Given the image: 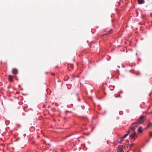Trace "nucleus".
Wrapping results in <instances>:
<instances>
[{
    "instance_id": "nucleus-12",
    "label": "nucleus",
    "mask_w": 152,
    "mask_h": 152,
    "mask_svg": "<svg viewBox=\"0 0 152 152\" xmlns=\"http://www.w3.org/2000/svg\"><path fill=\"white\" fill-rule=\"evenodd\" d=\"M133 145V143H132L131 144V145H130V146H132Z\"/></svg>"
},
{
    "instance_id": "nucleus-15",
    "label": "nucleus",
    "mask_w": 152,
    "mask_h": 152,
    "mask_svg": "<svg viewBox=\"0 0 152 152\" xmlns=\"http://www.w3.org/2000/svg\"><path fill=\"white\" fill-rule=\"evenodd\" d=\"M52 74L53 75H54V74H53H53Z\"/></svg>"
},
{
    "instance_id": "nucleus-5",
    "label": "nucleus",
    "mask_w": 152,
    "mask_h": 152,
    "mask_svg": "<svg viewBox=\"0 0 152 152\" xmlns=\"http://www.w3.org/2000/svg\"><path fill=\"white\" fill-rule=\"evenodd\" d=\"M18 70L16 69H13L12 70V72L13 74H16L18 73Z\"/></svg>"
},
{
    "instance_id": "nucleus-3",
    "label": "nucleus",
    "mask_w": 152,
    "mask_h": 152,
    "mask_svg": "<svg viewBox=\"0 0 152 152\" xmlns=\"http://www.w3.org/2000/svg\"><path fill=\"white\" fill-rule=\"evenodd\" d=\"M117 152H124L123 149L120 146L119 147L118 149H117Z\"/></svg>"
},
{
    "instance_id": "nucleus-2",
    "label": "nucleus",
    "mask_w": 152,
    "mask_h": 152,
    "mask_svg": "<svg viewBox=\"0 0 152 152\" xmlns=\"http://www.w3.org/2000/svg\"><path fill=\"white\" fill-rule=\"evenodd\" d=\"M145 116H141L139 118V119L137 121V122L136 123L133 124H140L142 123L145 120Z\"/></svg>"
},
{
    "instance_id": "nucleus-13",
    "label": "nucleus",
    "mask_w": 152,
    "mask_h": 152,
    "mask_svg": "<svg viewBox=\"0 0 152 152\" xmlns=\"http://www.w3.org/2000/svg\"><path fill=\"white\" fill-rule=\"evenodd\" d=\"M69 112V111H66V113H67Z\"/></svg>"
},
{
    "instance_id": "nucleus-7",
    "label": "nucleus",
    "mask_w": 152,
    "mask_h": 152,
    "mask_svg": "<svg viewBox=\"0 0 152 152\" xmlns=\"http://www.w3.org/2000/svg\"><path fill=\"white\" fill-rule=\"evenodd\" d=\"M142 127H140L138 129V132L140 133H142Z\"/></svg>"
},
{
    "instance_id": "nucleus-8",
    "label": "nucleus",
    "mask_w": 152,
    "mask_h": 152,
    "mask_svg": "<svg viewBox=\"0 0 152 152\" xmlns=\"http://www.w3.org/2000/svg\"><path fill=\"white\" fill-rule=\"evenodd\" d=\"M9 79L10 81H13V77L12 76L9 75Z\"/></svg>"
},
{
    "instance_id": "nucleus-11",
    "label": "nucleus",
    "mask_w": 152,
    "mask_h": 152,
    "mask_svg": "<svg viewBox=\"0 0 152 152\" xmlns=\"http://www.w3.org/2000/svg\"><path fill=\"white\" fill-rule=\"evenodd\" d=\"M140 72H137V73L136 75H140Z\"/></svg>"
},
{
    "instance_id": "nucleus-6",
    "label": "nucleus",
    "mask_w": 152,
    "mask_h": 152,
    "mask_svg": "<svg viewBox=\"0 0 152 152\" xmlns=\"http://www.w3.org/2000/svg\"><path fill=\"white\" fill-rule=\"evenodd\" d=\"M138 4H140L144 3H145L144 0H138Z\"/></svg>"
},
{
    "instance_id": "nucleus-9",
    "label": "nucleus",
    "mask_w": 152,
    "mask_h": 152,
    "mask_svg": "<svg viewBox=\"0 0 152 152\" xmlns=\"http://www.w3.org/2000/svg\"><path fill=\"white\" fill-rule=\"evenodd\" d=\"M112 31V30H111L110 31H109L108 32V33L104 34L102 35V36H101V37H102L104 35H107V34H110L111 32Z\"/></svg>"
},
{
    "instance_id": "nucleus-16",
    "label": "nucleus",
    "mask_w": 152,
    "mask_h": 152,
    "mask_svg": "<svg viewBox=\"0 0 152 152\" xmlns=\"http://www.w3.org/2000/svg\"><path fill=\"white\" fill-rule=\"evenodd\" d=\"M86 119L87 120L88 119V118H86Z\"/></svg>"
},
{
    "instance_id": "nucleus-17",
    "label": "nucleus",
    "mask_w": 152,
    "mask_h": 152,
    "mask_svg": "<svg viewBox=\"0 0 152 152\" xmlns=\"http://www.w3.org/2000/svg\"><path fill=\"white\" fill-rule=\"evenodd\" d=\"M151 114H152V112H151Z\"/></svg>"
},
{
    "instance_id": "nucleus-18",
    "label": "nucleus",
    "mask_w": 152,
    "mask_h": 152,
    "mask_svg": "<svg viewBox=\"0 0 152 152\" xmlns=\"http://www.w3.org/2000/svg\"><path fill=\"white\" fill-rule=\"evenodd\" d=\"M148 0V1L149 0Z\"/></svg>"
},
{
    "instance_id": "nucleus-1",
    "label": "nucleus",
    "mask_w": 152,
    "mask_h": 152,
    "mask_svg": "<svg viewBox=\"0 0 152 152\" xmlns=\"http://www.w3.org/2000/svg\"><path fill=\"white\" fill-rule=\"evenodd\" d=\"M130 130H129L128 133L125 135L124 136L122 137L121 138H119L118 141L119 143H121L122 141H123V140L125 137H126L128 135L130 134V137H131L132 139H133L134 140H135V139L137 137V136L136 134V133L135 132H134L132 133H130Z\"/></svg>"
},
{
    "instance_id": "nucleus-10",
    "label": "nucleus",
    "mask_w": 152,
    "mask_h": 152,
    "mask_svg": "<svg viewBox=\"0 0 152 152\" xmlns=\"http://www.w3.org/2000/svg\"><path fill=\"white\" fill-rule=\"evenodd\" d=\"M152 125V123L151 122H150V123L148 124L146 127V129L149 128L150 126H151Z\"/></svg>"
},
{
    "instance_id": "nucleus-14",
    "label": "nucleus",
    "mask_w": 152,
    "mask_h": 152,
    "mask_svg": "<svg viewBox=\"0 0 152 152\" xmlns=\"http://www.w3.org/2000/svg\"><path fill=\"white\" fill-rule=\"evenodd\" d=\"M151 136H152V133L151 134Z\"/></svg>"
},
{
    "instance_id": "nucleus-4",
    "label": "nucleus",
    "mask_w": 152,
    "mask_h": 152,
    "mask_svg": "<svg viewBox=\"0 0 152 152\" xmlns=\"http://www.w3.org/2000/svg\"><path fill=\"white\" fill-rule=\"evenodd\" d=\"M138 124H132L133 125H134V127H133L132 129H129L130 130V131L131 130H132V131H134L135 129V128L137 127L138 126L137 125Z\"/></svg>"
}]
</instances>
